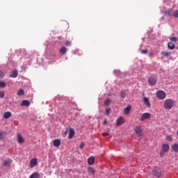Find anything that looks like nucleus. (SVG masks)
Returning <instances> with one entry per match:
<instances>
[{"label":"nucleus","mask_w":178,"mask_h":178,"mask_svg":"<svg viewBox=\"0 0 178 178\" xmlns=\"http://www.w3.org/2000/svg\"><path fill=\"white\" fill-rule=\"evenodd\" d=\"M176 102L172 99H168L164 102V108L165 109L170 110L175 106Z\"/></svg>","instance_id":"obj_1"},{"label":"nucleus","mask_w":178,"mask_h":178,"mask_svg":"<svg viewBox=\"0 0 178 178\" xmlns=\"http://www.w3.org/2000/svg\"><path fill=\"white\" fill-rule=\"evenodd\" d=\"M134 130L136 136L138 137H143L144 133L143 132V128H141V126H136Z\"/></svg>","instance_id":"obj_2"},{"label":"nucleus","mask_w":178,"mask_h":178,"mask_svg":"<svg viewBox=\"0 0 178 178\" xmlns=\"http://www.w3.org/2000/svg\"><path fill=\"white\" fill-rule=\"evenodd\" d=\"M156 95L159 99H165V98H166V92L163 90H158L156 92Z\"/></svg>","instance_id":"obj_3"},{"label":"nucleus","mask_w":178,"mask_h":178,"mask_svg":"<svg viewBox=\"0 0 178 178\" xmlns=\"http://www.w3.org/2000/svg\"><path fill=\"white\" fill-rule=\"evenodd\" d=\"M158 81V79L155 76H151L148 79V83L150 86H155Z\"/></svg>","instance_id":"obj_4"},{"label":"nucleus","mask_w":178,"mask_h":178,"mask_svg":"<svg viewBox=\"0 0 178 178\" xmlns=\"http://www.w3.org/2000/svg\"><path fill=\"white\" fill-rule=\"evenodd\" d=\"M147 119H151V113H144L141 115L140 117V122H144L145 120H147Z\"/></svg>","instance_id":"obj_5"},{"label":"nucleus","mask_w":178,"mask_h":178,"mask_svg":"<svg viewBox=\"0 0 178 178\" xmlns=\"http://www.w3.org/2000/svg\"><path fill=\"white\" fill-rule=\"evenodd\" d=\"M153 175L156 176V177H161V176H162V171L159 168H155L153 170Z\"/></svg>","instance_id":"obj_6"},{"label":"nucleus","mask_w":178,"mask_h":178,"mask_svg":"<svg viewBox=\"0 0 178 178\" xmlns=\"http://www.w3.org/2000/svg\"><path fill=\"white\" fill-rule=\"evenodd\" d=\"M38 163V159L37 158L33 159L30 161V168H34L35 166H37Z\"/></svg>","instance_id":"obj_7"},{"label":"nucleus","mask_w":178,"mask_h":178,"mask_svg":"<svg viewBox=\"0 0 178 178\" xmlns=\"http://www.w3.org/2000/svg\"><path fill=\"white\" fill-rule=\"evenodd\" d=\"M123 124H124V119L121 116L117 120L116 126H122Z\"/></svg>","instance_id":"obj_8"},{"label":"nucleus","mask_w":178,"mask_h":178,"mask_svg":"<svg viewBox=\"0 0 178 178\" xmlns=\"http://www.w3.org/2000/svg\"><path fill=\"white\" fill-rule=\"evenodd\" d=\"M12 162H13V161H12L10 159H8V160L3 161V165L6 166V168H9L12 164Z\"/></svg>","instance_id":"obj_9"},{"label":"nucleus","mask_w":178,"mask_h":178,"mask_svg":"<svg viewBox=\"0 0 178 178\" xmlns=\"http://www.w3.org/2000/svg\"><path fill=\"white\" fill-rule=\"evenodd\" d=\"M143 102L147 108H151V103H149L148 97H143Z\"/></svg>","instance_id":"obj_10"},{"label":"nucleus","mask_w":178,"mask_h":178,"mask_svg":"<svg viewBox=\"0 0 178 178\" xmlns=\"http://www.w3.org/2000/svg\"><path fill=\"white\" fill-rule=\"evenodd\" d=\"M74 134H75L74 129L73 128H70L68 138H70V139L73 138V137L74 136Z\"/></svg>","instance_id":"obj_11"},{"label":"nucleus","mask_w":178,"mask_h":178,"mask_svg":"<svg viewBox=\"0 0 178 178\" xmlns=\"http://www.w3.org/2000/svg\"><path fill=\"white\" fill-rule=\"evenodd\" d=\"M17 141L19 144H23V143H24V138H23V136H22L20 134L17 135Z\"/></svg>","instance_id":"obj_12"},{"label":"nucleus","mask_w":178,"mask_h":178,"mask_svg":"<svg viewBox=\"0 0 178 178\" xmlns=\"http://www.w3.org/2000/svg\"><path fill=\"white\" fill-rule=\"evenodd\" d=\"M170 146L168 144H163L162 145V151H164V152H168L169 151Z\"/></svg>","instance_id":"obj_13"},{"label":"nucleus","mask_w":178,"mask_h":178,"mask_svg":"<svg viewBox=\"0 0 178 178\" xmlns=\"http://www.w3.org/2000/svg\"><path fill=\"white\" fill-rule=\"evenodd\" d=\"M12 117V113L10 111H6L3 114L4 119H9V118Z\"/></svg>","instance_id":"obj_14"},{"label":"nucleus","mask_w":178,"mask_h":178,"mask_svg":"<svg viewBox=\"0 0 178 178\" xmlns=\"http://www.w3.org/2000/svg\"><path fill=\"white\" fill-rule=\"evenodd\" d=\"M53 145H54L56 147H60V140H59V139L54 140L53 141Z\"/></svg>","instance_id":"obj_15"},{"label":"nucleus","mask_w":178,"mask_h":178,"mask_svg":"<svg viewBox=\"0 0 178 178\" xmlns=\"http://www.w3.org/2000/svg\"><path fill=\"white\" fill-rule=\"evenodd\" d=\"M171 148H172V151H174V152H175L176 154L178 153V144L177 143L173 144L171 146Z\"/></svg>","instance_id":"obj_16"},{"label":"nucleus","mask_w":178,"mask_h":178,"mask_svg":"<svg viewBox=\"0 0 178 178\" xmlns=\"http://www.w3.org/2000/svg\"><path fill=\"white\" fill-rule=\"evenodd\" d=\"M94 162H95V159L94 158V156H90L88 159V165H93Z\"/></svg>","instance_id":"obj_17"},{"label":"nucleus","mask_w":178,"mask_h":178,"mask_svg":"<svg viewBox=\"0 0 178 178\" xmlns=\"http://www.w3.org/2000/svg\"><path fill=\"white\" fill-rule=\"evenodd\" d=\"M161 54L163 58H169L170 56V52L169 51H161Z\"/></svg>","instance_id":"obj_18"},{"label":"nucleus","mask_w":178,"mask_h":178,"mask_svg":"<svg viewBox=\"0 0 178 178\" xmlns=\"http://www.w3.org/2000/svg\"><path fill=\"white\" fill-rule=\"evenodd\" d=\"M21 106H30V102L29 100H23Z\"/></svg>","instance_id":"obj_19"},{"label":"nucleus","mask_w":178,"mask_h":178,"mask_svg":"<svg viewBox=\"0 0 178 178\" xmlns=\"http://www.w3.org/2000/svg\"><path fill=\"white\" fill-rule=\"evenodd\" d=\"M17 70H15L13 71L12 74L10 75V77H12L13 79H16L17 77Z\"/></svg>","instance_id":"obj_20"},{"label":"nucleus","mask_w":178,"mask_h":178,"mask_svg":"<svg viewBox=\"0 0 178 178\" xmlns=\"http://www.w3.org/2000/svg\"><path fill=\"white\" fill-rule=\"evenodd\" d=\"M6 135V131H0V140L2 141L3 138H5V136Z\"/></svg>","instance_id":"obj_21"},{"label":"nucleus","mask_w":178,"mask_h":178,"mask_svg":"<svg viewBox=\"0 0 178 178\" xmlns=\"http://www.w3.org/2000/svg\"><path fill=\"white\" fill-rule=\"evenodd\" d=\"M130 111H131V106H128L124 108L125 115H129V113H130Z\"/></svg>","instance_id":"obj_22"},{"label":"nucleus","mask_w":178,"mask_h":178,"mask_svg":"<svg viewBox=\"0 0 178 178\" xmlns=\"http://www.w3.org/2000/svg\"><path fill=\"white\" fill-rule=\"evenodd\" d=\"M175 47V43H173L172 42H170L168 43V48L169 49H173Z\"/></svg>","instance_id":"obj_23"},{"label":"nucleus","mask_w":178,"mask_h":178,"mask_svg":"<svg viewBox=\"0 0 178 178\" xmlns=\"http://www.w3.org/2000/svg\"><path fill=\"white\" fill-rule=\"evenodd\" d=\"M66 52H67V49H66V47H63L60 48V54H63V55H65V54H66Z\"/></svg>","instance_id":"obj_24"},{"label":"nucleus","mask_w":178,"mask_h":178,"mask_svg":"<svg viewBox=\"0 0 178 178\" xmlns=\"http://www.w3.org/2000/svg\"><path fill=\"white\" fill-rule=\"evenodd\" d=\"M17 95H18V97H22V95H24V90L19 89L17 93Z\"/></svg>","instance_id":"obj_25"},{"label":"nucleus","mask_w":178,"mask_h":178,"mask_svg":"<svg viewBox=\"0 0 178 178\" xmlns=\"http://www.w3.org/2000/svg\"><path fill=\"white\" fill-rule=\"evenodd\" d=\"M29 178H40V174L38 172L33 173Z\"/></svg>","instance_id":"obj_26"},{"label":"nucleus","mask_w":178,"mask_h":178,"mask_svg":"<svg viewBox=\"0 0 178 178\" xmlns=\"http://www.w3.org/2000/svg\"><path fill=\"white\" fill-rule=\"evenodd\" d=\"M88 173L90 175H95V170L94 168H89Z\"/></svg>","instance_id":"obj_27"},{"label":"nucleus","mask_w":178,"mask_h":178,"mask_svg":"<svg viewBox=\"0 0 178 178\" xmlns=\"http://www.w3.org/2000/svg\"><path fill=\"white\" fill-rule=\"evenodd\" d=\"M170 41H171V42H177L178 39L176 37H172L170 38Z\"/></svg>","instance_id":"obj_28"},{"label":"nucleus","mask_w":178,"mask_h":178,"mask_svg":"<svg viewBox=\"0 0 178 178\" xmlns=\"http://www.w3.org/2000/svg\"><path fill=\"white\" fill-rule=\"evenodd\" d=\"M111 99H107L106 100H105L104 104H106V106H109V105L111 104Z\"/></svg>","instance_id":"obj_29"},{"label":"nucleus","mask_w":178,"mask_h":178,"mask_svg":"<svg viewBox=\"0 0 178 178\" xmlns=\"http://www.w3.org/2000/svg\"><path fill=\"white\" fill-rule=\"evenodd\" d=\"M6 87V83L3 81L0 82V88H5Z\"/></svg>","instance_id":"obj_30"},{"label":"nucleus","mask_w":178,"mask_h":178,"mask_svg":"<svg viewBox=\"0 0 178 178\" xmlns=\"http://www.w3.org/2000/svg\"><path fill=\"white\" fill-rule=\"evenodd\" d=\"M173 16L174 17H175L176 19L178 18V10H175L173 13Z\"/></svg>","instance_id":"obj_31"},{"label":"nucleus","mask_w":178,"mask_h":178,"mask_svg":"<svg viewBox=\"0 0 178 178\" xmlns=\"http://www.w3.org/2000/svg\"><path fill=\"white\" fill-rule=\"evenodd\" d=\"M120 96L122 98H126V92L124 91H122Z\"/></svg>","instance_id":"obj_32"},{"label":"nucleus","mask_w":178,"mask_h":178,"mask_svg":"<svg viewBox=\"0 0 178 178\" xmlns=\"http://www.w3.org/2000/svg\"><path fill=\"white\" fill-rule=\"evenodd\" d=\"M109 113H111V108H106V115L108 116Z\"/></svg>","instance_id":"obj_33"},{"label":"nucleus","mask_w":178,"mask_h":178,"mask_svg":"<svg viewBox=\"0 0 178 178\" xmlns=\"http://www.w3.org/2000/svg\"><path fill=\"white\" fill-rule=\"evenodd\" d=\"M65 45H66L67 47H70V45H72V42L66 41Z\"/></svg>","instance_id":"obj_34"},{"label":"nucleus","mask_w":178,"mask_h":178,"mask_svg":"<svg viewBox=\"0 0 178 178\" xmlns=\"http://www.w3.org/2000/svg\"><path fill=\"white\" fill-rule=\"evenodd\" d=\"M5 97V92L1 91L0 92V98H3Z\"/></svg>","instance_id":"obj_35"},{"label":"nucleus","mask_w":178,"mask_h":178,"mask_svg":"<svg viewBox=\"0 0 178 178\" xmlns=\"http://www.w3.org/2000/svg\"><path fill=\"white\" fill-rule=\"evenodd\" d=\"M85 145H86L84 144V143H81L79 145V148H81V149H83V148H84Z\"/></svg>","instance_id":"obj_36"},{"label":"nucleus","mask_w":178,"mask_h":178,"mask_svg":"<svg viewBox=\"0 0 178 178\" xmlns=\"http://www.w3.org/2000/svg\"><path fill=\"white\" fill-rule=\"evenodd\" d=\"M165 154H166V152L162 150L161 152H160V156L161 157L163 156V155H165Z\"/></svg>","instance_id":"obj_37"},{"label":"nucleus","mask_w":178,"mask_h":178,"mask_svg":"<svg viewBox=\"0 0 178 178\" xmlns=\"http://www.w3.org/2000/svg\"><path fill=\"white\" fill-rule=\"evenodd\" d=\"M0 77L2 79L3 77H5V74L3 73V72L0 71Z\"/></svg>","instance_id":"obj_38"},{"label":"nucleus","mask_w":178,"mask_h":178,"mask_svg":"<svg viewBox=\"0 0 178 178\" xmlns=\"http://www.w3.org/2000/svg\"><path fill=\"white\" fill-rule=\"evenodd\" d=\"M166 140H168V141H172V136H166Z\"/></svg>","instance_id":"obj_39"},{"label":"nucleus","mask_w":178,"mask_h":178,"mask_svg":"<svg viewBox=\"0 0 178 178\" xmlns=\"http://www.w3.org/2000/svg\"><path fill=\"white\" fill-rule=\"evenodd\" d=\"M141 52H142V54H148V50H147V49H143V50L141 51Z\"/></svg>","instance_id":"obj_40"},{"label":"nucleus","mask_w":178,"mask_h":178,"mask_svg":"<svg viewBox=\"0 0 178 178\" xmlns=\"http://www.w3.org/2000/svg\"><path fill=\"white\" fill-rule=\"evenodd\" d=\"M102 136H103V137H108V136H109V134H108V133H103Z\"/></svg>","instance_id":"obj_41"},{"label":"nucleus","mask_w":178,"mask_h":178,"mask_svg":"<svg viewBox=\"0 0 178 178\" xmlns=\"http://www.w3.org/2000/svg\"><path fill=\"white\" fill-rule=\"evenodd\" d=\"M103 124H108V121L104 120V122H103Z\"/></svg>","instance_id":"obj_42"},{"label":"nucleus","mask_w":178,"mask_h":178,"mask_svg":"<svg viewBox=\"0 0 178 178\" xmlns=\"http://www.w3.org/2000/svg\"><path fill=\"white\" fill-rule=\"evenodd\" d=\"M149 56H154V54H151Z\"/></svg>","instance_id":"obj_43"}]
</instances>
